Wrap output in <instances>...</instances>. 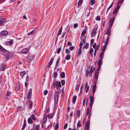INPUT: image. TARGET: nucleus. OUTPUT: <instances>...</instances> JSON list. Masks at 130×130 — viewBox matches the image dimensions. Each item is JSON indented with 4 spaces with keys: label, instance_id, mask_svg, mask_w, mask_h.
Segmentation results:
<instances>
[{
    "label": "nucleus",
    "instance_id": "nucleus-1",
    "mask_svg": "<svg viewBox=\"0 0 130 130\" xmlns=\"http://www.w3.org/2000/svg\"><path fill=\"white\" fill-rule=\"evenodd\" d=\"M91 109H89V108H88L87 110L86 116L88 115V117L87 121L86 123L85 128V130H89V129L91 114Z\"/></svg>",
    "mask_w": 130,
    "mask_h": 130
},
{
    "label": "nucleus",
    "instance_id": "nucleus-2",
    "mask_svg": "<svg viewBox=\"0 0 130 130\" xmlns=\"http://www.w3.org/2000/svg\"><path fill=\"white\" fill-rule=\"evenodd\" d=\"M0 51L4 52V55L5 57L7 58L6 60H8V51L0 45Z\"/></svg>",
    "mask_w": 130,
    "mask_h": 130
},
{
    "label": "nucleus",
    "instance_id": "nucleus-3",
    "mask_svg": "<svg viewBox=\"0 0 130 130\" xmlns=\"http://www.w3.org/2000/svg\"><path fill=\"white\" fill-rule=\"evenodd\" d=\"M101 67V66H98V69H96L95 71L94 77L95 79H96V82L98 80V78L99 76V72Z\"/></svg>",
    "mask_w": 130,
    "mask_h": 130
},
{
    "label": "nucleus",
    "instance_id": "nucleus-4",
    "mask_svg": "<svg viewBox=\"0 0 130 130\" xmlns=\"http://www.w3.org/2000/svg\"><path fill=\"white\" fill-rule=\"evenodd\" d=\"M59 94V92H57V91H55L54 94V96L55 100V103L56 104H57L58 103Z\"/></svg>",
    "mask_w": 130,
    "mask_h": 130
},
{
    "label": "nucleus",
    "instance_id": "nucleus-5",
    "mask_svg": "<svg viewBox=\"0 0 130 130\" xmlns=\"http://www.w3.org/2000/svg\"><path fill=\"white\" fill-rule=\"evenodd\" d=\"M98 29V26L94 28L92 30L91 33V36L92 37H93L96 33V31Z\"/></svg>",
    "mask_w": 130,
    "mask_h": 130
},
{
    "label": "nucleus",
    "instance_id": "nucleus-6",
    "mask_svg": "<svg viewBox=\"0 0 130 130\" xmlns=\"http://www.w3.org/2000/svg\"><path fill=\"white\" fill-rule=\"evenodd\" d=\"M32 92V89L31 88H30L29 90V92H28L27 94L26 95V99H30L31 97V94Z\"/></svg>",
    "mask_w": 130,
    "mask_h": 130
},
{
    "label": "nucleus",
    "instance_id": "nucleus-7",
    "mask_svg": "<svg viewBox=\"0 0 130 130\" xmlns=\"http://www.w3.org/2000/svg\"><path fill=\"white\" fill-rule=\"evenodd\" d=\"M53 85L54 86V88L57 87H61V83L60 82H58V81H56L54 82L53 83Z\"/></svg>",
    "mask_w": 130,
    "mask_h": 130
},
{
    "label": "nucleus",
    "instance_id": "nucleus-8",
    "mask_svg": "<svg viewBox=\"0 0 130 130\" xmlns=\"http://www.w3.org/2000/svg\"><path fill=\"white\" fill-rule=\"evenodd\" d=\"M94 81H95L94 84L93 86V90H92V92H93V96H94V94L95 93V91L96 85V84L97 82V81L96 82V79H95Z\"/></svg>",
    "mask_w": 130,
    "mask_h": 130
},
{
    "label": "nucleus",
    "instance_id": "nucleus-9",
    "mask_svg": "<svg viewBox=\"0 0 130 130\" xmlns=\"http://www.w3.org/2000/svg\"><path fill=\"white\" fill-rule=\"evenodd\" d=\"M30 48V47L28 46L26 48H23L22 50V52L23 53H27L29 50Z\"/></svg>",
    "mask_w": 130,
    "mask_h": 130
},
{
    "label": "nucleus",
    "instance_id": "nucleus-10",
    "mask_svg": "<svg viewBox=\"0 0 130 130\" xmlns=\"http://www.w3.org/2000/svg\"><path fill=\"white\" fill-rule=\"evenodd\" d=\"M7 21L6 19L5 18H0V26L2 25L3 24Z\"/></svg>",
    "mask_w": 130,
    "mask_h": 130
},
{
    "label": "nucleus",
    "instance_id": "nucleus-11",
    "mask_svg": "<svg viewBox=\"0 0 130 130\" xmlns=\"http://www.w3.org/2000/svg\"><path fill=\"white\" fill-rule=\"evenodd\" d=\"M34 57V55H30L27 60L28 62L29 63L31 61L33 60Z\"/></svg>",
    "mask_w": 130,
    "mask_h": 130
},
{
    "label": "nucleus",
    "instance_id": "nucleus-12",
    "mask_svg": "<svg viewBox=\"0 0 130 130\" xmlns=\"http://www.w3.org/2000/svg\"><path fill=\"white\" fill-rule=\"evenodd\" d=\"M93 72H89V71L88 70H87L86 72V76L87 77L89 74V76L91 77L92 76V74Z\"/></svg>",
    "mask_w": 130,
    "mask_h": 130
},
{
    "label": "nucleus",
    "instance_id": "nucleus-13",
    "mask_svg": "<svg viewBox=\"0 0 130 130\" xmlns=\"http://www.w3.org/2000/svg\"><path fill=\"white\" fill-rule=\"evenodd\" d=\"M8 34L7 31L5 30L1 31L0 33V35L2 36H5L7 35Z\"/></svg>",
    "mask_w": 130,
    "mask_h": 130
},
{
    "label": "nucleus",
    "instance_id": "nucleus-14",
    "mask_svg": "<svg viewBox=\"0 0 130 130\" xmlns=\"http://www.w3.org/2000/svg\"><path fill=\"white\" fill-rule=\"evenodd\" d=\"M117 5V7L116 8H115L114 10V11L113 12V14H116L117 12L118 11L120 7V6L119 5Z\"/></svg>",
    "mask_w": 130,
    "mask_h": 130
},
{
    "label": "nucleus",
    "instance_id": "nucleus-15",
    "mask_svg": "<svg viewBox=\"0 0 130 130\" xmlns=\"http://www.w3.org/2000/svg\"><path fill=\"white\" fill-rule=\"evenodd\" d=\"M6 65L3 64L0 65V70L1 71L4 70L6 69L5 66Z\"/></svg>",
    "mask_w": 130,
    "mask_h": 130
},
{
    "label": "nucleus",
    "instance_id": "nucleus-16",
    "mask_svg": "<svg viewBox=\"0 0 130 130\" xmlns=\"http://www.w3.org/2000/svg\"><path fill=\"white\" fill-rule=\"evenodd\" d=\"M54 58V57H53L51 58L50 60V62L49 64V65H48L49 68L52 64Z\"/></svg>",
    "mask_w": 130,
    "mask_h": 130
},
{
    "label": "nucleus",
    "instance_id": "nucleus-17",
    "mask_svg": "<svg viewBox=\"0 0 130 130\" xmlns=\"http://www.w3.org/2000/svg\"><path fill=\"white\" fill-rule=\"evenodd\" d=\"M62 27L61 26L59 29L58 30V32L57 34V36L58 37L60 35L61 33L62 30Z\"/></svg>",
    "mask_w": 130,
    "mask_h": 130
},
{
    "label": "nucleus",
    "instance_id": "nucleus-18",
    "mask_svg": "<svg viewBox=\"0 0 130 130\" xmlns=\"http://www.w3.org/2000/svg\"><path fill=\"white\" fill-rule=\"evenodd\" d=\"M111 29V28H108L106 32V34H107L108 36H109L110 35Z\"/></svg>",
    "mask_w": 130,
    "mask_h": 130
},
{
    "label": "nucleus",
    "instance_id": "nucleus-19",
    "mask_svg": "<svg viewBox=\"0 0 130 130\" xmlns=\"http://www.w3.org/2000/svg\"><path fill=\"white\" fill-rule=\"evenodd\" d=\"M93 95H90V102L93 103L94 101V98Z\"/></svg>",
    "mask_w": 130,
    "mask_h": 130
},
{
    "label": "nucleus",
    "instance_id": "nucleus-20",
    "mask_svg": "<svg viewBox=\"0 0 130 130\" xmlns=\"http://www.w3.org/2000/svg\"><path fill=\"white\" fill-rule=\"evenodd\" d=\"M115 19V18L114 17L110 19V20L109 24L113 25L114 21Z\"/></svg>",
    "mask_w": 130,
    "mask_h": 130
},
{
    "label": "nucleus",
    "instance_id": "nucleus-21",
    "mask_svg": "<svg viewBox=\"0 0 130 130\" xmlns=\"http://www.w3.org/2000/svg\"><path fill=\"white\" fill-rule=\"evenodd\" d=\"M102 60H103L102 59H100L98 60V66H101L102 64Z\"/></svg>",
    "mask_w": 130,
    "mask_h": 130
},
{
    "label": "nucleus",
    "instance_id": "nucleus-22",
    "mask_svg": "<svg viewBox=\"0 0 130 130\" xmlns=\"http://www.w3.org/2000/svg\"><path fill=\"white\" fill-rule=\"evenodd\" d=\"M33 125L34 126H35L34 129H35V130H39L40 127L39 126V125H35L34 124Z\"/></svg>",
    "mask_w": 130,
    "mask_h": 130
},
{
    "label": "nucleus",
    "instance_id": "nucleus-23",
    "mask_svg": "<svg viewBox=\"0 0 130 130\" xmlns=\"http://www.w3.org/2000/svg\"><path fill=\"white\" fill-rule=\"evenodd\" d=\"M87 31V29H84L81 33V35L83 36H84L86 34Z\"/></svg>",
    "mask_w": 130,
    "mask_h": 130
},
{
    "label": "nucleus",
    "instance_id": "nucleus-24",
    "mask_svg": "<svg viewBox=\"0 0 130 130\" xmlns=\"http://www.w3.org/2000/svg\"><path fill=\"white\" fill-rule=\"evenodd\" d=\"M60 58H59L57 59V60L56 62V64L55 65V67L56 68L57 66H59L58 64L59 63Z\"/></svg>",
    "mask_w": 130,
    "mask_h": 130
},
{
    "label": "nucleus",
    "instance_id": "nucleus-25",
    "mask_svg": "<svg viewBox=\"0 0 130 130\" xmlns=\"http://www.w3.org/2000/svg\"><path fill=\"white\" fill-rule=\"evenodd\" d=\"M13 40L9 39V45H12L13 42Z\"/></svg>",
    "mask_w": 130,
    "mask_h": 130
},
{
    "label": "nucleus",
    "instance_id": "nucleus-26",
    "mask_svg": "<svg viewBox=\"0 0 130 130\" xmlns=\"http://www.w3.org/2000/svg\"><path fill=\"white\" fill-rule=\"evenodd\" d=\"M32 102L30 101L29 104V107L30 109H31L32 107Z\"/></svg>",
    "mask_w": 130,
    "mask_h": 130
},
{
    "label": "nucleus",
    "instance_id": "nucleus-27",
    "mask_svg": "<svg viewBox=\"0 0 130 130\" xmlns=\"http://www.w3.org/2000/svg\"><path fill=\"white\" fill-rule=\"evenodd\" d=\"M89 46V44L88 43H86L84 44L83 47V49L85 48L87 49L88 47Z\"/></svg>",
    "mask_w": 130,
    "mask_h": 130
},
{
    "label": "nucleus",
    "instance_id": "nucleus-28",
    "mask_svg": "<svg viewBox=\"0 0 130 130\" xmlns=\"http://www.w3.org/2000/svg\"><path fill=\"white\" fill-rule=\"evenodd\" d=\"M77 98V96L76 95H74L73 98V100H72V102L73 103H75Z\"/></svg>",
    "mask_w": 130,
    "mask_h": 130
},
{
    "label": "nucleus",
    "instance_id": "nucleus-29",
    "mask_svg": "<svg viewBox=\"0 0 130 130\" xmlns=\"http://www.w3.org/2000/svg\"><path fill=\"white\" fill-rule=\"evenodd\" d=\"M27 122L28 123H32L33 121L30 118H29L27 120Z\"/></svg>",
    "mask_w": 130,
    "mask_h": 130
},
{
    "label": "nucleus",
    "instance_id": "nucleus-30",
    "mask_svg": "<svg viewBox=\"0 0 130 130\" xmlns=\"http://www.w3.org/2000/svg\"><path fill=\"white\" fill-rule=\"evenodd\" d=\"M104 55V53H100V59H103Z\"/></svg>",
    "mask_w": 130,
    "mask_h": 130
},
{
    "label": "nucleus",
    "instance_id": "nucleus-31",
    "mask_svg": "<svg viewBox=\"0 0 130 130\" xmlns=\"http://www.w3.org/2000/svg\"><path fill=\"white\" fill-rule=\"evenodd\" d=\"M30 117H31V118L32 120L35 121H36V118L35 117V116L34 115H31Z\"/></svg>",
    "mask_w": 130,
    "mask_h": 130
},
{
    "label": "nucleus",
    "instance_id": "nucleus-32",
    "mask_svg": "<svg viewBox=\"0 0 130 130\" xmlns=\"http://www.w3.org/2000/svg\"><path fill=\"white\" fill-rule=\"evenodd\" d=\"M65 53L68 55H70V52L68 49L67 48L65 50Z\"/></svg>",
    "mask_w": 130,
    "mask_h": 130
},
{
    "label": "nucleus",
    "instance_id": "nucleus-33",
    "mask_svg": "<svg viewBox=\"0 0 130 130\" xmlns=\"http://www.w3.org/2000/svg\"><path fill=\"white\" fill-rule=\"evenodd\" d=\"M58 74L57 70H55L54 72V77L55 78H56Z\"/></svg>",
    "mask_w": 130,
    "mask_h": 130
},
{
    "label": "nucleus",
    "instance_id": "nucleus-34",
    "mask_svg": "<svg viewBox=\"0 0 130 130\" xmlns=\"http://www.w3.org/2000/svg\"><path fill=\"white\" fill-rule=\"evenodd\" d=\"M124 0H119L118 2L117 5H119L120 6L122 4V3L123 2Z\"/></svg>",
    "mask_w": 130,
    "mask_h": 130
},
{
    "label": "nucleus",
    "instance_id": "nucleus-35",
    "mask_svg": "<svg viewBox=\"0 0 130 130\" xmlns=\"http://www.w3.org/2000/svg\"><path fill=\"white\" fill-rule=\"evenodd\" d=\"M71 58V56L70 55H67L66 56L65 58L67 60H68L70 59Z\"/></svg>",
    "mask_w": 130,
    "mask_h": 130
},
{
    "label": "nucleus",
    "instance_id": "nucleus-36",
    "mask_svg": "<svg viewBox=\"0 0 130 130\" xmlns=\"http://www.w3.org/2000/svg\"><path fill=\"white\" fill-rule=\"evenodd\" d=\"M25 72L24 71L21 72L20 73V75L21 77H22L24 75Z\"/></svg>",
    "mask_w": 130,
    "mask_h": 130
},
{
    "label": "nucleus",
    "instance_id": "nucleus-37",
    "mask_svg": "<svg viewBox=\"0 0 130 130\" xmlns=\"http://www.w3.org/2000/svg\"><path fill=\"white\" fill-rule=\"evenodd\" d=\"M26 125V121L25 120H24V123L23 124V127L22 128V129H24Z\"/></svg>",
    "mask_w": 130,
    "mask_h": 130
},
{
    "label": "nucleus",
    "instance_id": "nucleus-38",
    "mask_svg": "<svg viewBox=\"0 0 130 130\" xmlns=\"http://www.w3.org/2000/svg\"><path fill=\"white\" fill-rule=\"evenodd\" d=\"M93 102H90L89 107H90V108H89V107H88L87 108H89V109H91V110H92V106L93 104ZM87 109L88 108H87Z\"/></svg>",
    "mask_w": 130,
    "mask_h": 130
},
{
    "label": "nucleus",
    "instance_id": "nucleus-39",
    "mask_svg": "<svg viewBox=\"0 0 130 130\" xmlns=\"http://www.w3.org/2000/svg\"><path fill=\"white\" fill-rule=\"evenodd\" d=\"M61 76L62 78H63L65 76V74L64 72H62L61 73Z\"/></svg>",
    "mask_w": 130,
    "mask_h": 130
},
{
    "label": "nucleus",
    "instance_id": "nucleus-40",
    "mask_svg": "<svg viewBox=\"0 0 130 130\" xmlns=\"http://www.w3.org/2000/svg\"><path fill=\"white\" fill-rule=\"evenodd\" d=\"M8 98V91H7L5 95V100H7Z\"/></svg>",
    "mask_w": 130,
    "mask_h": 130
},
{
    "label": "nucleus",
    "instance_id": "nucleus-41",
    "mask_svg": "<svg viewBox=\"0 0 130 130\" xmlns=\"http://www.w3.org/2000/svg\"><path fill=\"white\" fill-rule=\"evenodd\" d=\"M81 121L80 120H79L77 122V127H80L81 126V124H80V122Z\"/></svg>",
    "mask_w": 130,
    "mask_h": 130
},
{
    "label": "nucleus",
    "instance_id": "nucleus-42",
    "mask_svg": "<svg viewBox=\"0 0 130 130\" xmlns=\"http://www.w3.org/2000/svg\"><path fill=\"white\" fill-rule=\"evenodd\" d=\"M95 68H93V66H92L90 68L89 72H93Z\"/></svg>",
    "mask_w": 130,
    "mask_h": 130
},
{
    "label": "nucleus",
    "instance_id": "nucleus-43",
    "mask_svg": "<svg viewBox=\"0 0 130 130\" xmlns=\"http://www.w3.org/2000/svg\"><path fill=\"white\" fill-rule=\"evenodd\" d=\"M86 101V98H85L83 100V105L84 107H85V103Z\"/></svg>",
    "mask_w": 130,
    "mask_h": 130
},
{
    "label": "nucleus",
    "instance_id": "nucleus-44",
    "mask_svg": "<svg viewBox=\"0 0 130 130\" xmlns=\"http://www.w3.org/2000/svg\"><path fill=\"white\" fill-rule=\"evenodd\" d=\"M93 50L92 48H91L90 51L89 52V53H90V55H93Z\"/></svg>",
    "mask_w": 130,
    "mask_h": 130
},
{
    "label": "nucleus",
    "instance_id": "nucleus-45",
    "mask_svg": "<svg viewBox=\"0 0 130 130\" xmlns=\"http://www.w3.org/2000/svg\"><path fill=\"white\" fill-rule=\"evenodd\" d=\"M80 110H78L77 112V117H79L80 115Z\"/></svg>",
    "mask_w": 130,
    "mask_h": 130
},
{
    "label": "nucleus",
    "instance_id": "nucleus-46",
    "mask_svg": "<svg viewBox=\"0 0 130 130\" xmlns=\"http://www.w3.org/2000/svg\"><path fill=\"white\" fill-rule=\"evenodd\" d=\"M106 48L105 47H104L102 46L101 48V50L102 52H101V53H103L104 54V52Z\"/></svg>",
    "mask_w": 130,
    "mask_h": 130
},
{
    "label": "nucleus",
    "instance_id": "nucleus-47",
    "mask_svg": "<svg viewBox=\"0 0 130 130\" xmlns=\"http://www.w3.org/2000/svg\"><path fill=\"white\" fill-rule=\"evenodd\" d=\"M80 86V85L79 84L77 85V86L76 87V90L78 91L79 90V88Z\"/></svg>",
    "mask_w": 130,
    "mask_h": 130
},
{
    "label": "nucleus",
    "instance_id": "nucleus-48",
    "mask_svg": "<svg viewBox=\"0 0 130 130\" xmlns=\"http://www.w3.org/2000/svg\"><path fill=\"white\" fill-rule=\"evenodd\" d=\"M82 2L83 0H79L78 2V6H80L82 4Z\"/></svg>",
    "mask_w": 130,
    "mask_h": 130
},
{
    "label": "nucleus",
    "instance_id": "nucleus-49",
    "mask_svg": "<svg viewBox=\"0 0 130 130\" xmlns=\"http://www.w3.org/2000/svg\"><path fill=\"white\" fill-rule=\"evenodd\" d=\"M80 41H81V42H82L83 43H84L85 42V39H82V37H80Z\"/></svg>",
    "mask_w": 130,
    "mask_h": 130
},
{
    "label": "nucleus",
    "instance_id": "nucleus-50",
    "mask_svg": "<svg viewBox=\"0 0 130 130\" xmlns=\"http://www.w3.org/2000/svg\"><path fill=\"white\" fill-rule=\"evenodd\" d=\"M13 55V53H10L9 52V59L11 57H12Z\"/></svg>",
    "mask_w": 130,
    "mask_h": 130
},
{
    "label": "nucleus",
    "instance_id": "nucleus-51",
    "mask_svg": "<svg viewBox=\"0 0 130 130\" xmlns=\"http://www.w3.org/2000/svg\"><path fill=\"white\" fill-rule=\"evenodd\" d=\"M95 3V0H91L90 3L91 5H93Z\"/></svg>",
    "mask_w": 130,
    "mask_h": 130
},
{
    "label": "nucleus",
    "instance_id": "nucleus-52",
    "mask_svg": "<svg viewBox=\"0 0 130 130\" xmlns=\"http://www.w3.org/2000/svg\"><path fill=\"white\" fill-rule=\"evenodd\" d=\"M58 87L57 86L56 87L57 89V90L58 91L57 92H61V91L60 90V87Z\"/></svg>",
    "mask_w": 130,
    "mask_h": 130
},
{
    "label": "nucleus",
    "instance_id": "nucleus-53",
    "mask_svg": "<svg viewBox=\"0 0 130 130\" xmlns=\"http://www.w3.org/2000/svg\"><path fill=\"white\" fill-rule=\"evenodd\" d=\"M53 114H48L47 115V117L48 118H50V119H52L53 117Z\"/></svg>",
    "mask_w": 130,
    "mask_h": 130
},
{
    "label": "nucleus",
    "instance_id": "nucleus-54",
    "mask_svg": "<svg viewBox=\"0 0 130 130\" xmlns=\"http://www.w3.org/2000/svg\"><path fill=\"white\" fill-rule=\"evenodd\" d=\"M113 4V2L110 5V6L108 7V8L107 9V11L109 10L110 8H111Z\"/></svg>",
    "mask_w": 130,
    "mask_h": 130
},
{
    "label": "nucleus",
    "instance_id": "nucleus-55",
    "mask_svg": "<svg viewBox=\"0 0 130 130\" xmlns=\"http://www.w3.org/2000/svg\"><path fill=\"white\" fill-rule=\"evenodd\" d=\"M34 31V30H33L32 31L30 32L28 34V35H33L34 34V32H33Z\"/></svg>",
    "mask_w": 130,
    "mask_h": 130
},
{
    "label": "nucleus",
    "instance_id": "nucleus-56",
    "mask_svg": "<svg viewBox=\"0 0 130 130\" xmlns=\"http://www.w3.org/2000/svg\"><path fill=\"white\" fill-rule=\"evenodd\" d=\"M82 51L78 50V53L77 55V56H79L81 54Z\"/></svg>",
    "mask_w": 130,
    "mask_h": 130
},
{
    "label": "nucleus",
    "instance_id": "nucleus-57",
    "mask_svg": "<svg viewBox=\"0 0 130 130\" xmlns=\"http://www.w3.org/2000/svg\"><path fill=\"white\" fill-rule=\"evenodd\" d=\"M89 87L87 83V82L85 85V88L86 89H89Z\"/></svg>",
    "mask_w": 130,
    "mask_h": 130
},
{
    "label": "nucleus",
    "instance_id": "nucleus-58",
    "mask_svg": "<svg viewBox=\"0 0 130 130\" xmlns=\"http://www.w3.org/2000/svg\"><path fill=\"white\" fill-rule=\"evenodd\" d=\"M61 49V47H59L58 48L57 51V53L58 54H59L60 53Z\"/></svg>",
    "mask_w": 130,
    "mask_h": 130
},
{
    "label": "nucleus",
    "instance_id": "nucleus-59",
    "mask_svg": "<svg viewBox=\"0 0 130 130\" xmlns=\"http://www.w3.org/2000/svg\"><path fill=\"white\" fill-rule=\"evenodd\" d=\"M61 83L62 85H64L65 83V81L64 80H61Z\"/></svg>",
    "mask_w": 130,
    "mask_h": 130
},
{
    "label": "nucleus",
    "instance_id": "nucleus-60",
    "mask_svg": "<svg viewBox=\"0 0 130 130\" xmlns=\"http://www.w3.org/2000/svg\"><path fill=\"white\" fill-rule=\"evenodd\" d=\"M58 128H59V125H58V124H56V125L55 127V129L56 130H57L58 129Z\"/></svg>",
    "mask_w": 130,
    "mask_h": 130
},
{
    "label": "nucleus",
    "instance_id": "nucleus-61",
    "mask_svg": "<svg viewBox=\"0 0 130 130\" xmlns=\"http://www.w3.org/2000/svg\"><path fill=\"white\" fill-rule=\"evenodd\" d=\"M78 26V24L77 23H75L74 24L73 27L75 28H76Z\"/></svg>",
    "mask_w": 130,
    "mask_h": 130
},
{
    "label": "nucleus",
    "instance_id": "nucleus-62",
    "mask_svg": "<svg viewBox=\"0 0 130 130\" xmlns=\"http://www.w3.org/2000/svg\"><path fill=\"white\" fill-rule=\"evenodd\" d=\"M75 47L73 46H71L69 47V50L71 51L73 50L74 48Z\"/></svg>",
    "mask_w": 130,
    "mask_h": 130
},
{
    "label": "nucleus",
    "instance_id": "nucleus-63",
    "mask_svg": "<svg viewBox=\"0 0 130 130\" xmlns=\"http://www.w3.org/2000/svg\"><path fill=\"white\" fill-rule=\"evenodd\" d=\"M67 44L69 46H71L72 45V43L70 41L68 42L67 43Z\"/></svg>",
    "mask_w": 130,
    "mask_h": 130
},
{
    "label": "nucleus",
    "instance_id": "nucleus-64",
    "mask_svg": "<svg viewBox=\"0 0 130 130\" xmlns=\"http://www.w3.org/2000/svg\"><path fill=\"white\" fill-rule=\"evenodd\" d=\"M48 91L47 90H45V91H44V95H46L47 94V93H48Z\"/></svg>",
    "mask_w": 130,
    "mask_h": 130
}]
</instances>
